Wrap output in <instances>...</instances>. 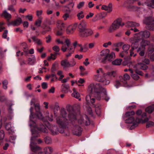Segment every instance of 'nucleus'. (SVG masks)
I'll return each mask as SVG.
<instances>
[{
  "instance_id": "nucleus-1",
  "label": "nucleus",
  "mask_w": 154,
  "mask_h": 154,
  "mask_svg": "<svg viewBox=\"0 0 154 154\" xmlns=\"http://www.w3.org/2000/svg\"><path fill=\"white\" fill-rule=\"evenodd\" d=\"M88 91L97 100L104 99L107 101L109 99L107 96L106 89L100 84H91L88 87Z\"/></svg>"
},
{
  "instance_id": "nucleus-2",
  "label": "nucleus",
  "mask_w": 154,
  "mask_h": 154,
  "mask_svg": "<svg viewBox=\"0 0 154 154\" xmlns=\"http://www.w3.org/2000/svg\"><path fill=\"white\" fill-rule=\"evenodd\" d=\"M97 75H94V78L95 80L97 81L101 82L104 85H108L110 82L109 80L105 79L103 77V74L102 69L100 68L96 71Z\"/></svg>"
},
{
  "instance_id": "nucleus-3",
  "label": "nucleus",
  "mask_w": 154,
  "mask_h": 154,
  "mask_svg": "<svg viewBox=\"0 0 154 154\" xmlns=\"http://www.w3.org/2000/svg\"><path fill=\"white\" fill-rule=\"evenodd\" d=\"M69 114L68 116V119L70 121V125L73 123H77L76 113L72 107H69L68 109Z\"/></svg>"
},
{
  "instance_id": "nucleus-4",
  "label": "nucleus",
  "mask_w": 154,
  "mask_h": 154,
  "mask_svg": "<svg viewBox=\"0 0 154 154\" xmlns=\"http://www.w3.org/2000/svg\"><path fill=\"white\" fill-rule=\"evenodd\" d=\"M149 120V119L146 118L144 120L140 119L139 118H137L135 120L133 117H130L125 120V122L127 123H133L134 126H136L138 125V124L140 123H144L147 122Z\"/></svg>"
},
{
  "instance_id": "nucleus-5",
  "label": "nucleus",
  "mask_w": 154,
  "mask_h": 154,
  "mask_svg": "<svg viewBox=\"0 0 154 154\" xmlns=\"http://www.w3.org/2000/svg\"><path fill=\"white\" fill-rule=\"evenodd\" d=\"M90 124V122L88 116L85 115L81 116L77 120V124L79 125H88Z\"/></svg>"
},
{
  "instance_id": "nucleus-6",
  "label": "nucleus",
  "mask_w": 154,
  "mask_h": 154,
  "mask_svg": "<svg viewBox=\"0 0 154 154\" xmlns=\"http://www.w3.org/2000/svg\"><path fill=\"white\" fill-rule=\"evenodd\" d=\"M125 25V23L122 22L121 18H118L115 20L110 26V29H118L122 28Z\"/></svg>"
},
{
  "instance_id": "nucleus-7",
  "label": "nucleus",
  "mask_w": 154,
  "mask_h": 154,
  "mask_svg": "<svg viewBox=\"0 0 154 154\" xmlns=\"http://www.w3.org/2000/svg\"><path fill=\"white\" fill-rule=\"evenodd\" d=\"M73 124L72 125H70L73 134L78 136L81 135L82 129L80 126L77 125V123Z\"/></svg>"
},
{
  "instance_id": "nucleus-8",
  "label": "nucleus",
  "mask_w": 154,
  "mask_h": 154,
  "mask_svg": "<svg viewBox=\"0 0 154 154\" xmlns=\"http://www.w3.org/2000/svg\"><path fill=\"white\" fill-rule=\"evenodd\" d=\"M57 122L60 125V127L59 128H58V132L63 133L65 131V127L68 125V122L67 120L64 122H63L60 120V118H58L56 119Z\"/></svg>"
},
{
  "instance_id": "nucleus-9",
  "label": "nucleus",
  "mask_w": 154,
  "mask_h": 154,
  "mask_svg": "<svg viewBox=\"0 0 154 154\" xmlns=\"http://www.w3.org/2000/svg\"><path fill=\"white\" fill-rule=\"evenodd\" d=\"M140 48H145V46L149 45L148 51L150 53L153 52L154 51V45L152 44H150L149 41L143 40L140 42Z\"/></svg>"
},
{
  "instance_id": "nucleus-10",
  "label": "nucleus",
  "mask_w": 154,
  "mask_h": 154,
  "mask_svg": "<svg viewBox=\"0 0 154 154\" xmlns=\"http://www.w3.org/2000/svg\"><path fill=\"white\" fill-rule=\"evenodd\" d=\"M86 100L88 103H89L90 102L94 105V107H95V110L96 114L98 116L100 115V107L99 106H96L94 104L95 102V99L94 98H91L90 95H88L86 97Z\"/></svg>"
},
{
  "instance_id": "nucleus-11",
  "label": "nucleus",
  "mask_w": 154,
  "mask_h": 154,
  "mask_svg": "<svg viewBox=\"0 0 154 154\" xmlns=\"http://www.w3.org/2000/svg\"><path fill=\"white\" fill-rule=\"evenodd\" d=\"M32 134H33V135L31 137V141L30 144V146L31 150L32 151L35 152L36 151L39 150L40 149V148L39 146H37L35 143L32 142V141L34 140L36 137H38L39 136V135L38 134H35L33 133Z\"/></svg>"
},
{
  "instance_id": "nucleus-12",
  "label": "nucleus",
  "mask_w": 154,
  "mask_h": 154,
  "mask_svg": "<svg viewBox=\"0 0 154 154\" xmlns=\"http://www.w3.org/2000/svg\"><path fill=\"white\" fill-rule=\"evenodd\" d=\"M143 23L145 24L148 27H154V17H150L146 18L143 20Z\"/></svg>"
},
{
  "instance_id": "nucleus-13",
  "label": "nucleus",
  "mask_w": 154,
  "mask_h": 154,
  "mask_svg": "<svg viewBox=\"0 0 154 154\" xmlns=\"http://www.w3.org/2000/svg\"><path fill=\"white\" fill-rule=\"evenodd\" d=\"M109 52V50L108 49L103 50L100 52L99 59L102 62L104 63L107 59Z\"/></svg>"
},
{
  "instance_id": "nucleus-14",
  "label": "nucleus",
  "mask_w": 154,
  "mask_h": 154,
  "mask_svg": "<svg viewBox=\"0 0 154 154\" xmlns=\"http://www.w3.org/2000/svg\"><path fill=\"white\" fill-rule=\"evenodd\" d=\"M79 35L82 37L89 36L93 33L91 29H79Z\"/></svg>"
},
{
  "instance_id": "nucleus-15",
  "label": "nucleus",
  "mask_w": 154,
  "mask_h": 154,
  "mask_svg": "<svg viewBox=\"0 0 154 154\" xmlns=\"http://www.w3.org/2000/svg\"><path fill=\"white\" fill-rule=\"evenodd\" d=\"M22 22V19L18 17L14 21H12L8 23V26H19Z\"/></svg>"
},
{
  "instance_id": "nucleus-16",
  "label": "nucleus",
  "mask_w": 154,
  "mask_h": 154,
  "mask_svg": "<svg viewBox=\"0 0 154 154\" xmlns=\"http://www.w3.org/2000/svg\"><path fill=\"white\" fill-rule=\"evenodd\" d=\"M130 76L127 73L125 74L123 76H120L119 77V80L124 84H126L127 81L129 80L130 79Z\"/></svg>"
},
{
  "instance_id": "nucleus-17",
  "label": "nucleus",
  "mask_w": 154,
  "mask_h": 154,
  "mask_svg": "<svg viewBox=\"0 0 154 154\" xmlns=\"http://www.w3.org/2000/svg\"><path fill=\"white\" fill-rule=\"evenodd\" d=\"M60 115L62 116V118L58 117L56 119L58 118H60V120L61 121H62L63 122H65L67 120L68 121L67 119H66V117L67 116V113L65 109H61L60 111Z\"/></svg>"
},
{
  "instance_id": "nucleus-18",
  "label": "nucleus",
  "mask_w": 154,
  "mask_h": 154,
  "mask_svg": "<svg viewBox=\"0 0 154 154\" xmlns=\"http://www.w3.org/2000/svg\"><path fill=\"white\" fill-rule=\"evenodd\" d=\"M125 25L127 28L133 27L134 28V29H136V27L139 26V24L138 23L130 21L127 22L125 24Z\"/></svg>"
},
{
  "instance_id": "nucleus-19",
  "label": "nucleus",
  "mask_w": 154,
  "mask_h": 154,
  "mask_svg": "<svg viewBox=\"0 0 154 154\" xmlns=\"http://www.w3.org/2000/svg\"><path fill=\"white\" fill-rule=\"evenodd\" d=\"M116 75V71H113L111 72H108L103 74V77L105 79L106 77L110 78H114Z\"/></svg>"
},
{
  "instance_id": "nucleus-20",
  "label": "nucleus",
  "mask_w": 154,
  "mask_h": 154,
  "mask_svg": "<svg viewBox=\"0 0 154 154\" xmlns=\"http://www.w3.org/2000/svg\"><path fill=\"white\" fill-rule=\"evenodd\" d=\"M1 17H4L8 20H10L12 16L11 14L8 13L6 10H4L1 15Z\"/></svg>"
},
{
  "instance_id": "nucleus-21",
  "label": "nucleus",
  "mask_w": 154,
  "mask_h": 154,
  "mask_svg": "<svg viewBox=\"0 0 154 154\" xmlns=\"http://www.w3.org/2000/svg\"><path fill=\"white\" fill-rule=\"evenodd\" d=\"M61 91L65 93H67L69 92H71V91L69 89V85L67 84L62 85Z\"/></svg>"
},
{
  "instance_id": "nucleus-22",
  "label": "nucleus",
  "mask_w": 154,
  "mask_h": 154,
  "mask_svg": "<svg viewBox=\"0 0 154 154\" xmlns=\"http://www.w3.org/2000/svg\"><path fill=\"white\" fill-rule=\"evenodd\" d=\"M139 34L142 38H148L150 35V32L147 30L141 31L139 33Z\"/></svg>"
},
{
  "instance_id": "nucleus-23",
  "label": "nucleus",
  "mask_w": 154,
  "mask_h": 154,
  "mask_svg": "<svg viewBox=\"0 0 154 154\" xmlns=\"http://www.w3.org/2000/svg\"><path fill=\"white\" fill-rule=\"evenodd\" d=\"M48 128L51 131V134L53 135H56L58 133V128L57 126H51L49 127Z\"/></svg>"
},
{
  "instance_id": "nucleus-24",
  "label": "nucleus",
  "mask_w": 154,
  "mask_h": 154,
  "mask_svg": "<svg viewBox=\"0 0 154 154\" xmlns=\"http://www.w3.org/2000/svg\"><path fill=\"white\" fill-rule=\"evenodd\" d=\"M135 2L134 0H128L125 1L122 5L123 7L130 8L131 5Z\"/></svg>"
},
{
  "instance_id": "nucleus-25",
  "label": "nucleus",
  "mask_w": 154,
  "mask_h": 154,
  "mask_svg": "<svg viewBox=\"0 0 154 154\" xmlns=\"http://www.w3.org/2000/svg\"><path fill=\"white\" fill-rule=\"evenodd\" d=\"M136 67L137 69H141L143 70H146L148 68L147 66L141 63H138L136 65Z\"/></svg>"
},
{
  "instance_id": "nucleus-26",
  "label": "nucleus",
  "mask_w": 154,
  "mask_h": 154,
  "mask_svg": "<svg viewBox=\"0 0 154 154\" xmlns=\"http://www.w3.org/2000/svg\"><path fill=\"white\" fill-rule=\"evenodd\" d=\"M73 92L72 94V96L76 99H78L79 100H81V98L80 97V96L79 93L76 91L75 88H74L73 89Z\"/></svg>"
},
{
  "instance_id": "nucleus-27",
  "label": "nucleus",
  "mask_w": 154,
  "mask_h": 154,
  "mask_svg": "<svg viewBox=\"0 0 154 154\" xmlns=\"http://www.w3.org/2000/svg\"><path fill=\"white\" fill-rule=\"evenodd\" d=\"M61 65L64 68L69 67L70 62H68L67 59H64L61 62Z\"/></svg>"
},
{
  "instance_id": "nucleus-28",
  "label": "nucleus",
  "mask_w": 154,
  "mask_h": 154,
  "mask_svg": "<svg viewBox=\"0 0 154 154\" xmlns=\"http://www.w3.org/2000/svg\"><path fill=\"white\" fill-rule=\"evenodd\" d=\"M35 56L32 55L30 57L28 58V64L30 65H33L35 63Z\"/></svg>"
},
{
  "instance_id": "nucleus-29",
  "label": "nucleus",
  "mask_w": 154,
  "mask_h": 154,
  "mask_svg": "<svg viewBox=\"0 0 154 154\" xmlns=\"http://www.w3.org/2000/svg\"><path fill=\"white\" fill-rule=\"evenodd\" d=\"M12 105H10L8 108V117L10 119H11L13 116V109L12 108Z\"/></svg>"
},
{
  "instance_id": "nucleus-30",
  "label": "nucleus",
  "mask_w": 154,
  "mask_h": 154,
  "mask_svg": "<svg viewBox=\"0 0 154 154\" xmlns=\"http://www.w3.org/2000/svg\"><path fill=\"white\" fill-rule=\"evenodd\" d=\"M145 48L139 47L137 50V52L139 53L140 56H143L145 54Z\"/></svg>"
},
{
  "instance_id": "nucleus-31",
  "label": "nucleus",
  "mask_w": 154,
  "mask_h": 154,
  "mask_svg": "<svg viewBox=\"0 0 154 154\" xmlns=\"http://www.w3.org/2000/svg\"><path fill=\"white\" fill-rule=\"evenodd\" d=\"M139 40H137L134 43H133L131 45V48L132 49L134 50L137 48L139 46V44L140 43Z\"/></svg>"
},
{
  "instance_id": "nucleus-32",
  "label": "nucleus",
  "mask_w": 154,
  "mask_h": 154,
  "mask_svg": "<svg viewBox=\"0 0 154 154\" xmlns=\"http://www.w3.org/2000/svg\"><path fill=\"white\" fill-rule=\"evenodd\" d=\"M154 111V104L148 106L146 109V111L149 113H152Z\"/></svg>"
},
{
  "instance_id": "nucleus-33",
  "label": "nucleus",
  "mask_w": 154,
  "mask_h": 154,
  "mask_svg": "<svg viewBox=\"0 0 154 154\" xmlns=\"http://www.w3.org/2000/svg\"><path fill=\"white\" fill-rule=\"evenodd\" d=\"M5 128L7 130H11L12 131L13 130V125L11 122H9L5 124Z\"/></svg>"
},
{
  "instance_id": "nucleus-34",
  "label": "nucleus",
  "mask_w": 154,
  "mask_h": 154,
  "mask_svg": "<svg viewBox=\"0 0 154 154\" xmlns=\"http://www.w3.org/2000/svg\"><path fill=\"white\" fill-rule=\"evenodd\" d=\"M42 19V17H39L38 19L36 20L35 25L38 26H40Z\"/></svg>"
},
{
  "instance_id": "nucleus-35",
  "label": "nucleus",
  "mask_w": 154,
  "mask_h": 154,
  "mask_svg": "<svg viewBox=\"0 0 154 154\" xmlns=\"http://www.w3.org/2000/svg\"><path fill=\"white\" fill-rule=\"evenodd\" d=\"M57 54H59V53H55L54 54H51V56L48 58V60H54L56 59V56Z\"/></svg>"
},
{
  "instance_id": "nucleus-36",
  "label": "nucleus",
  "mask_w": 154,
  "mask_h": 154,
  "mask_svg": "<svg viewBox=\"0 0 154 154\" xmlns=\"http://www.w3.org/2000/svg\"><path fill=\"white\" fill-rule=\"evenodd\" d=\"M44 150L45 154H51L53 151V149L51 147H46Z\"/></svg>"
},
{
  "instance_id": "nucleus-37",
  "label": "nucleus",
  "mask_w": 154,
  "mask_h": 154,
  "mask_svg": "<svg viewBox=\"0 0 154 154\" xmlns=\"http://www.w3.org/2000/svg\"><path fill=\"white\" fill-rule=\"evenodd\" d=\"M122 60L121 59H117L112 62V63L113 65H119L121 64Z\"/></svg>"
},
{
  "instance_id": "nucleus-38",
  "label": "nucleus",
  "mask_w": 154,
  "mask_h": 154,
  "mask_svg": "<svg viewBox=\"0 0 154 154\" xmlns=\"http://www.w3.org/2000/svg\"><path fill=\"white\" fill-rule=\"evenodd\" d=\"M5 137L4 131L3 130L0 131V146L1 145L2 140Z\"/></svg>"
},
{
  "instance_id": "nucleus-39",
  "label": "nucleus",
  "mask_w": 154,
  "mask_h": 154,
  "mask_svg": "<svg viewBox=\"0 0 154 154\" xmlns=\"http://www.w3.org/2000/svg\"><path fill=\"white\" fill-rule=\"evenodd\" d=\"M33 107H31L30 109V122H31L33 124L35 123L33 121V119L34 118L33 117Z\"/></svg>"
},
{
  "instance_id": "nucleus-40",
  "label": "nucleus",
  "mask_w": 154,
  "mask_h": 154,
  "mask_svg": "<svg viewBox=\"0 0 154 154\" xmlns=\"http://www.w3.org/2000/svg\"><path fill=\"white\" fill-rule=\"evenodd\" d=\"M115 57V54L114 52H112L110 54H109L108 57V60L109 61H111L112 59Z\"/></svg>"
},
{
  "instance_id": "nucleus-41",
  "label": "nucleus",
  "mask_w": 154,
  "mask_h": 154,
  "mask_svg": "<svg viewBox=\"0 0 154 154\" xmlns=\"http://www.w3.org/2000/svg\"><path fill=\"white\" fill-rule=\"evenodd\" d=\"M130 47V45L128 44L124 45L122 47L123 49L124 50L123 51H124L125 53L126 54H127L128 53L127 51L129 49Z\"/></svg>"
},
{
  "instance_id": "nucleus-42",
  "label": "nucleus",
  "mask_w": 154,
  "mask_h": 154,
  "mask_svg": "<svg viewBox=\"0 0 154 154\" xmlns=\"http://www.w3.org/2000/svg\"><path fill=\"white\" fill-rule=\"evenodd\" d=\"M147 6L154 8V0H151L146 3Z\"/></svg>"
},
{
  "instance_id": "nucleus-43",
  "label": "nucleus",
  "mask_w": 154,
  "mask_h": 154,
  "mask_svg": "<svg viewBox=\"0 0 154 154\" xmlns=\"http://www.w3.org/2000/svg\"><path fill=\"white\" fill-rule=\"evenodd\" d=\"M21 45L22 46H23V48H24V52L26 53H28V50L27 48V45L26 44L25 42H23L21 43Z\"/></svg>"
},
{
  "instance_id": "nucleus-44",
  "label": "nucleus",
  "mask_w": 154,
  "mask_h": 154,
  "mask_svg": "<svg viewBox=\"0 0 154 154\" xmlns=\"http://www.w3.org/2000/svg\"><path fill=\"white\" fill-rule=\"evenodd\" d=\"M135 114V112L133 111H129L127 112L125 114L124 117V118H127L129 116H131Z\"/></svg>"
},
{
  "instance_id": "nucleus-45",
  "label": "nucleus",
  "mask_w": 154,
  "mask_h": 154,
  "mask_svg": "<svg viewBox=\"0 0 154 154\" xmlns=\"http://www.w3.org/2000/svg\"><path fill=\"white\" fill-rule=\"evenodd\" d=\"M14 5H8V10L11 12L15 13L16 11V10L14 8Z\"/></svg>"
},
{
  "instance_id": "nucleus-46",
  "label": "nucleus",
  "mask_w": 154,
  "mask_h": 154,
  "mask_svg": "<svg viewBox=\"0 0 154 154\" xmlns=\"http://www.w3.org/2000/svg\"><path fill=\"white\" fill-rule=\"evenodd\" d=\"M65 24L61 21H59L57 23V27L58 28H64Z\"/></svg>"
},
{
  "instance_id": "nucleus-47",
  "label": "nucleus",
  "mask_w": 154,
  "mask_h": 154,
  "mask_svg": "<svg viewBox=\"0 0 154 154\" xmlns=\"http://www.w3.org/2000/svg\"><path fill=\"white\" fill-rule=\"evenodd\" d=\"M32 38L33 40V41L35 42L38 45H41L42 42L39 39H37L35 36H33L32 37Z\"/></svg>"
},
{
  "instance_id": "nucleus-48",
  "label": "nucleus",
  "mask_w": 154,
  "mask_h": 154,
  "mask_svg": "<svg viewBox=\"0 0 154 154\" xmlns=\"http://www.w3.org/2000/svg\"><path fill=\"white\" fill-rule=\"evenodd\" d=\"M8 81L6 80H5L2 82L3 88L5 89H7V85L8 84Z\"/></svg>"
},
{
  "instance_id": "nucleus-49",
  "label": "nucleus",
  "mask_w": 154,
  "mask_h": 154,
  "mask_svg": "<svg viewBox=\"0 0 154 154\" xmlns=\"http://www.w3.org/2000/svg\"><path fill=\"white\" fill-rule=\"evenodd\" d=\"M101 8L102 10L107 11L108 12H110L112 11L108 6L105 5H102Z\"/></svg>"
},
{
  "instance_id": "nucleus-50",
  "label": "nucleus",
  "mask_w": 154,
  "mask_h": 154,
  "mask_svg": "<svg viewBox=\"0 0 154 154\" xmlns=\"http://www.w3.org/2000/svg\"><path fill=\"white\" fill-rule=\"evenodd\" d=\"M57 63L56 62H55L52 64L51 69V71L52 72H54L56 71V66L57 65Z\"/></svg>"
},
{
  "instance_id": "nucleus-51",
  "label": "nucleus",
  "mask_w": 154,
  "mask_h": 154,
  "mask_svg": "<svg viewBox=\"0 0 154 154\" xmlns=\"http://www.w3.org/2000/svg\"><path fill=\"white\" fill-rule=\"evenodd\" d=\"M35 128H37V129L38 130L41 131L45 133L47 132L46 131V129H45V128L44 127V126L43 125H42V127L41 128L38 127L37 126H35Z\"/></svg>"
},
{
  "instance_id": "nucleus-52",
  "label": "nucleus",
  "mask_w": 154,
  "mask_h": 154,
  "mask_svg": "<svg viewBox=\"0 0 154 154\" xmlns=\"http://www.w3.org/2000/svg\"><path fill=\"white\" fill-rule=\"evenodd\" d=\"M154 125V123L152 121H149L146 124V128H149L152 127Z\"/></svg>"
},
{
  "instance_id": "nucleus-53",
  "label": "nucleus",
  "mask_w": 154,
  "mask_h": 154,
  "mask_svg": "<svg viewBox=\"0 0 154 154\" xmlns=\"http://www.w3.org/2000/svg\"><path fill=\"white\" fill-rule=\"evenodd\" d=\"M56 35L59 36L62 35L63 32V29H57L56 31Z\"/></svg>"
},
{
  "instance_id": "nucleus-54",
  "label": "nucleus",
  "mask_w": 154,
  "mask_h": 154,
  "mask_svg": "<svg viewBox=\"0 0 154 154\" xmlns=\"http://www.w3.org/2000/svg\"><path fill=\"white\" fill-rule=\"evenodd\" d=\"M131 76L134 79L136 80H138L140 78L139 76L137 73L131 74Z\"/></svg>"
},
{
  "instance_id": "nucleus-55",
  "label": "nucleus",
  "mask_w": 154,
  "mask_h": 154,
  "mask_svg": "<svg viewBox=\"0 0 154 154\" xmlns=\"http://www.w3.org/2000/svg\"><path fill=\"white\" fill-rule=\"evenodd\" d=\"M77 16L79 20L83 18L84 17L83 12L81 11L80 12L78 13L77 14Z\"/></svg>"
},
{
  "instance_id": "nucleus-56",
  "label": "nucleus",
  "mask_w": 154,
  "mask_h": 154,
  "mask_svg": "<svg viewBox=\"0 0 154 154\" xmlns=\"http://www.w3.org/2000/svg\"><path fill=\"white\" fill-rule=\"evenodd\" d=\"M120 82L119 80H116L115 81L114 85L116 88H118L121 85Z\"/></svg>"
},
{
  "instance_id": "nucleus-57",
  "label": "nucleus",
  "mask_w": 154,
  "mask_h": 154,
  "mask_svg": "<svg viewBox=\"0 0 154 154\" xmlns=\"http://www.w3.org/2000/svg\"><path fill=\"white\" fill-rule=\"evenodd\" d=\"M87 26L86 23L84 22H82L79 25V27L80 28H82V29H85L86 28V26Z\"/></svg>"
},
{
  "instance_id": "nucleus-58",
  "label": "nucleus",
  "mask_w": 154,
  "mask_h": 154,
  "mask_svg": "<svg viewBox=\"0 0 154 154\" xmlns=\"http://www.w3.org/2000/svg\"><path fill=\"white\" fill-rule=\"evenodd\" d=\"M53 50L56 52L55 53H58V52L60 51V49L59 47L57 45L54 46L52 48Z\"/></svg>"
},
{
  "instance_id": "nucleus-59",
  "label": "nucleus",
  "mask_w": 154,
  "mask_h": 154,
  "mask_svg": "<svg viewBox=\"0 0 154 154\" xmlns=\"http://www.w3.org/2000/svg\"><path fill=\"white\" fill-rule=\"evenodd\" d=\"M35 109L36 112L39 111L40 110V105L38 103L34 104Z\"/></svg>"
},
{
  "instance_id": "nucleus-60",
  "label": "nucleus",
  "mask_w": 154,
  "mask_h": 154,
  "mask_svg": "<svg viewBox=\"0 0 154 154\" xmlns=\"http://www.w3.org/2000/svg\"><path fill=\"white\" fill-rule=\"evenodd\" d=\"M36 114L37 117L40 119H43V117L42 115L40 112L39 111L37 112H36Z\"/></svg>"
},
{
  "instance_id": "nucleus-61",
  "label": "nucleus",
  "mask_w": 154,
  "mask_h": 154,
  "mask_svg": "<svg viewBox=\"0 0 154 154\" xmlns=\"http://www.w3.org/2000/svg\"><path fill=\"white\" fill-rule=\"evenodd\" d=\"M51 77H55L56 80H57V77L56 75L54 74H52L49 75H46V78L47 79H48L50 78H51Z\"/></svg>"
},
{
  "instance_id": "nucleus-62",
  "label": "nucleus",
  "mask_w": 154,
  "mask_h": 154,
  "mask_svg": "<svg viewBox=\"0 0 154 154\" xmlns=\"http://www.w3.org/2000/svg\"><path fill=\"white\" fill-rule=\"evenodd\" d=\"M83 51L82 52H85L88 50V47L87 46V44H86L82 46Z\"/></svg>"
},
{
  "instance_id": "nucleus-63",
  "label": "nucleus",
  "mask_w": 154,
  "mask_h": 154,
  "mask_svg": "<svg viewBox=\"0 0 154 154\" xmlns=\"http://www.w3.org/2000/svg\"><path fill=\"white\" fill-rule=\"evenodd\" d=\"M45 142L47 144H50L51 142V139L49 137H47L45 139Z\"/></svg>"
},
{
  "instance_id": "nucleus-64",
  "label": "nucleus",
  "mask_w": 154,
  "mask_h": 154,
  "mask_svg": "<svg viewBox=\"0 0 154 154\" xmlns=\"http://www.w3.org/2000/svg\"><path fill=\"white\" fill-rule=\"evenodd\" d=\"M139 69H137V68L135 70V71L136 73L138 75H140L143 76V73L142 71H139L138 70Z\"/></svg>"
}]
</instances>
